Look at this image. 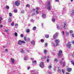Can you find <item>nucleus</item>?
Returning a JSON list of instances; mask_svg holds the SVG:
<instances>
[{"label": "nucleus", "mask_w": 74, "mask_h": 74, "mask_svg": "<svg viewBox=\"0 0 74 74\" xmlns=\"http://www.w3.org/2000/svg\"><path fill=\"white\" fill-rule=\"evenodd\" d=\"M47 9H48L50 11L51 10V3H50V2L49 1H48L47 2Z\"/></svg>", "instance_id": "1"}, {"label": "nucleus", "mask_w": 74, "mask_h": 74, "mask_svg": "<svg viewBox=\"0 0 74 74\" xmlns=\"http://www.w3.org/2000/svg\"><path fill=\"white\" fill-rule=\"evenodd\" d=\"M47 58L46 61H47V62H48L49 61V56H47V57H46V56H44V57H43V58H42V59H46Z\"/></svg>", "instance_id": "2"}, {"label": "nucleus", "mask_w": 74, "mask_h": 74, "mask_svg": "<svg viewBox=\"0 0 74 74\" xmlns=\"http://www.w3.org/2000/svg\"><path fill=\"white\" fill-rule=\"evenodd\" d=\"M31 74H38V72L36 71H35V70L34 69L31 71Z\"/></svg>", "instance_id": "3"}, {"label": "nucleus", "mask_w": 74, "mask_h": 74, "mask_svg": "<svg viewBox=\"0 0 74 74\" xmlns=\"http://www.w3.org/2000/svg\"><path fill=\"white\" fill-rule=\"evenodd\" d=\"M58 34H59V33L56 32V34L53 35V37L54 39H55L58 37Z\"/></svg>", "instance_id": "4"}, {"label": "nucleus", "mask_w": 74, "mask_h": 74, "mask_svg": "<svg viewBox=\"0 0 74 74\" xmlns=\"http://www.w3.org/2000/svg\"><path fill=\"white\" fill-rule=\"evenodd\" d=\"M20 4V2L18 1H17L15 2V5L16 6H19Z\"/></svg>", "instance_id": "5"}, {"label": "nucleus", "mask_w": 74, "mask_h": 74, "mask_svg": "<svg viewBox=\"0 0 74 74\" xmlns=\"http://www.w3.org/2000/svg\"><path fill=\"white\" fill-rule=\"evenodd\" d=\"M62 51L60 50L59 53H58V55L59 57H60L62 56Z\"/></svg>", "instance_id": "6"}, {"label": "nucleus", "mask_w": 74, "mask_h": 74, "mask_svg": "<svg viewBox=\"0 0 74 74\" xmlns=\"http://www.w3.org/2000/svg\"><path fill=\"white\" fill-rule=\"evenodd\" d=\"M40 66L41 68H44V63L42 62H41L40 63Z\"/></svg>", "instance_id": "7"}, {"label": "nucleus", "mask_w": 74, "mask_h": 74, "mask_svg": "<svg viewBox=\"0 0 74 74\" xmlns=\"http://www.w3.org/2000/svg\"><path fill=\"white\" fill-rule=\"evenodd\" d=\"M24 40L25 41H30V39L29 38L24 37Z\"/></svg>", "instance_id": "8"}, {"label": "nucleus", "mask_w": 74, "mask_h": 74, "mask_svg": "<svg viewBox=\"0 0 74 74\" xmlns=\"http://www.w3.org/2000/svg\"><path fill=\"white\" fill-rule=\"evenodd\" d=\"M64 30H66L67 29V25L66 23H64Z\"/></svg>", "instance_id": "9"}, {"label": "nucleus", "mask_w": 74, "mask_h": 74, "mask_svg": "<svg viewBox=\"0 0 74 74\" xmlns=\"http://www.w3.org/2000/svg\"><path fill=\"white\" fill-rule=\"evenodd\" d=\"M56 44H59L60 42V41L58 39H56L55 41Z\"/></svg>", "instance_id": "10"}, {"label": "nucleus", "mask_w": 74, "mask_h": 74, "mask_svg": "<svg viewBox=\"0 0 74 74\" xmlns=\"http://www.w3.org/2000/svg\"><path fill=\"white\" fill-rule=\"evenodd\" d=\"M11 62L12 63H14V62H15V60H14V59L12 58H11Z\"/></svg>", "instance_id": "11"}, {"label": "nucleus", "mask_w": 74, "mask_h": 74, "mask_svg": "<svg viewBox=\"0 0 74 74\" xmlns=\"http://www.w3.org/2000/svg\"><path fill=\"white\" fill-rule=\"evenodd\" d=\"M67 70L68 72H70V71H71L72 70V69H71V68H68Z\"/></svg>", "instance_id": "12"}, {"label": "nucleus", "mask_w": 74, "mask_h": 74, "mask_svg": "<svg viewBox=\"0 0 74 74\" xmlns=\"http://www.w3.org/2000/svg\"><path fill=\"white\" fill-rule=\"evenodd\" d=\"M66 47H71V45L70 44V43H69L68 44L66 45Z\"/></svg>", "instance_id": "13"}, {"label": "nucleus", "mask_w": 74, "mask_h": 74, "mask_svg": "<svg viewBox=\"0 0 74 74\" xmlns=\"http://www.w3.org/2000/svg\"><path fill=\"white\" fill-rule=\"evenodd\" d=\"M18 44L19 45H21V44H22V41H21V40H19L18 41Z\"/></svg>", "instance_id": "14"}, {"label": "nucleus", "mask_w": 74, "mask_h": 74, "mask_svg": "<svg viewBox=\"0 0 74 74\" xmlns=\"http://www.w3.org/2000/svg\"><path fill=\"white\" fill-rule=\"evenodd\" d=\"M37 64V62H36V61L35 60V61H32V64L35 65V64Z\"/></svg>", "instance_id": "15"}, {"label": "nucleus", "mask_w": 74, "mask_h": 74, "mask_svg": "<svg viewBox=\"0 0 74 74\" xmlns=\"http://www.w3.org/2000/svg\"><path fill=\"white\" fill-rule=\"evenodd\" d=\"M58 62V59L57 58H55L54 60V62L55 63H57Z\"/></svg>", "instance_id": "16"}, {"label": "nucleus", "mask_w": 74, "mask_h": 74, "mask_svg": "<svg viewBox=\"0 0 74 74\" xmlns=\"http://www.w3.org/2000/svg\"><path fill=\"white\" fill-rule=\"evenodd\" d=\"M46 15L45 14H43L42 15V18H46V16H45Z\"/></svg>", "instance_id": "17"}, {"label": "nucleus", "mask_w": 74, "mask_h": 74, "mask_svg": "<svg viewBox=\"0 0 74 74\" xmlns=\"http://www.w3.org/2000/svg\"><path fill=\"white\" fill-rule=\"evenodd\" d=\"M5 32H6L7 34H8L9 33V31L8 30H5Z\"/></svg>", "instance_id": "18"}, {"label": "nucleus", "mask_w": 74, "mask_h": 74, "mask_svg": "<svg viewBox=\"0 0 74 74\" xmlns=\"http://www.w3.org/2000/svg\"><path fill=\"white\" fill-rule=\"evenodd\" d=\"M49 35H46L45 36V37H46V38H49Z\"/></svg>", "instance_id": "19"}, {"label": "nucleus", "mask_w": 74, "mask_h": 74, "mask_svg": "<svg viewBox=\"0 0 74 74\" xmlns=\"http://www.w3.org/2000/svg\"><path fill=\"white\" fill-rule=\"evenodd\" d=\"M31 43L32 44H33V45H34V44H35V42L34 41H32Z\"/></svg>", "instance_id": "20"}, {"label": "nucleus", "mask_w": 74, "mask_h": 74, "mask_svg": "<svg viewBox=\"0 0 74 74\" xmlns=\"http://www.w3.org/2000/svg\"><path fill=\"white\" fill-rule=\"evenodd\" d=\"M33 30H36V27L35 26L33 28Z\"/></svg>", "instance_id": "21"}, {"label": "nucleus", "mask_w": 74, "mask_h": 74, "mask_svg": "<svg viewBox=\"0 0 74 74\" xmlns=\"http://www.w3.org/2000/svg\"><path fill=\"white\" fill-rule=\"evenodd\" d=\"M57 29H61V27H59V25H57Z\"/></svg>", "instance_id": "22"}, {"label": "nucleus", "mask_w": 74, "mask_h": 74, "mask_svg": "<svg viewBox=\"0 0 74 74\" xmlns=\"http://www.w3.org/2000/svg\"><path fill=\"white\" fill-rule=\"evenodd\" d=\"M26 32L27 33H29L30 32V30L29 29H27Z\"/></svg>", "instance_id": "23"}, {"label": "nucleus", "mask_w": 74, "mask_h": 74, "mask_svg": "<svg viewBox=\"0 0 74 74\" xmlns=\"http://www.w3.org/2000/svg\"><path fill=\"white\" fill-rule=\"evenodd\" d=\"M14 35L16 37H17L18 36V34L16 32H15L14 33Z\"/></svg>", "instance_id": "24"}, {"label": "nucleus", "mask_w": 74, "mask_h": 74, "mask_svg": "<svg viewBox=\"0 0 74 74\" xmlns=\"http://www.w3.org/2000/svg\"><path fill=\"white\" fill-rule=\"evenodd\" d=\"M70 34H72V33H73V31L71 30H70V32H69Z\"/></svg>", "instance_id": "25"}, {"label": "nucleus", "mask_w": 74, "mask_h": 74, "mask_svg": "<svg viewBox=\"0 0 74 74\" xmlns=\"http://www.w3.org/2000/svg\"><path fill=\"white\" fill-rule=\"evenodd\" d=\"M3 20V18L1 17H0V24H1V21Z\"/></svg>", "instance_id": "26"}, {"label": "nucleus", "mask_w": 74, "mask_h": 74, "mask_svg": "<svg viewBox=\"0 0 74 74\" xmlns=\"http://www.w3.org/2000/svg\"><path fill=\"white\" fill-rule=\"evenodd\" d=\"M22 44H25L26 43V42H25V41L24 40H22L21 41V43Z\"/></svg>", "instance_id": "27"}, {"label": "nucleus", "mask_w": 74, "mask_h": 74, "mask_svg": "<svg viewBox=\"0 0 74 74\" xmlns=\"http://www.w3.org/2000/svg\"><path fill=\"white\" fill-rule=\"evenodd\" d=\"M27 59V57H25L24 58V59L25 60H26Z\"/></svg>", "instance_id": "28"}, {"label": "nucleus", "mask_w": 74, "mask_h": 74, "mask_svg": "<svg viewBox=\"0 0 74 74\" xmlns=\"http://www.w3.org/2000/svg\"><path fill=\"white\" fill-rule=\"evenodd\" d=\"M74 14V10L72 11V13H71V15H73Z\"/></svg>", "instance_id": "29"}, {"label": "nucleus", "mask_w": 74, "mask_h": 74, "mask_svg": "<svg viewBox=\"0 0 74 74\" xmlns=\"http://www.w3.org/2000/svg\"><path fill=\"white\" fill-rule=\"evenodd\" d=\"M49 67V69H51V68H52V66L51 65H49L48 66Z\"/></svg>", "instance_id": "30"}, {"label": "nucleus", "mask_w": 74, "mask_h": 74, "mask_svg": "<svg viewBox=\"0 0 74 74\" xmlns=\"http://www.w3.org/2000/svg\"><path fill=\"white\" fill-rule=\"evenodd\" d=\"M21 53H25V51L23 50H21Z\"/></svg>", "instance_id": "31"}, {"label": "nucleus", "mask_w": 74, "mask_h": 74, "mask_svg": "<svg viewBox=\"0 0 74 74\" xmlns=\"http://www.w3.org/2000/svg\"><path fill=\"white\" fill-rule=\"evenodd\" d=\"M71 63L73 64V65L74 66V61H71Z\"/></svg>", "instance_id": "32"}, {"label": "nucleus", "mask_w": 74, "mask_h": 74, "mask_svg": "<svg viewBox=\"0 0 74 74\" xmlns=\"http://www.w3.org/2000/svg\"><path fill=\"white\" fill-rule=\"evenodd\" d=\"M11 21V18H9L8 20L9 22H10Z\"/></svg>", "instance_id": "33"}, {"label": "nucleus", "mask_w": 74, "mask_h": 74, "mask_svg": "<svg viewBox=\"0 0 74 74\" xmlns=\"http://www.w3.org/2000/svg\"><path fill=\"white\" fill-rule=\"evenodd\" d=\"M14 12H15V13L17 12V10L14 9Z\"/></svg>", "instance_id": "34"}, {"label": "nucleus", "mask_w": 74, "mask_h": 74, "mask_svg": "<svg viewBox=\"0 0 74 74\" xmlns=\"http://www.w3.org/2000/svg\"><path fill=\"white\" fill-rule=\"evenodd\" d=\"M6 9H9V8H10V7H9V6H7L6 7Z\"/></svg>", "instance_id": "35"}, {"label": "nucleus", "mask_w": 74, "mask_h": 74, "mask_svg": "<svg viewBox=\"0 0 74 74\" xmlns=\"http://www.w3.org/2000/svg\"><path fill=\"white\" fill-rule=\"evenodd\" d=\"M61 70L60 69H58V72H59V73H60V72H61Z\"/></svg>", "instance_id": "36"}, {"label": "nucleus", "mask_w": 74, "mask_h": 74, "mask_svg": "<svg viewBox=\"0 0 74 74\" xmlns=\"http://www.w3.org/2000/svg\"><path fill=\"white\" fill-rule=\"evenodd\" d=\"M65 64H66V62H64L63 64V66H65Z\"/></svg>", "instance_id": "37"}, {"label": "nucleus", "mask_w": 74, "mask_h": 74, "mask_svg": "<svg viewBox=\"0 0 74 74\" xmlns=\"http://www.w3.org/2000/svg\"><path fill=\"white\" fill-rule=\"evenodd\" d=\"M18 24L17 23H16L15 25V27H18Z\"/></svg>", "instance_id": "38"}, {"label": "nucleus", "mask_w": 74, "mask_h": 74, "mask_svg": "<svg viewBox=\"0 0 74 74\" xmlns=\"http://www.w3.org/2000/svg\"><path fill=\"white\" fill-rule=\"evenodd\" d=\"M9 16L10 17H11V16H12V13H9Z\"/></svg>", "instance_id": "39"}, {"label": "nucleus", "mask_w": 74, "mask_h": 74, "mask_svg": "<svg viewBox=\"0 0 74 74\" xmlns=\"http://www.w3.org/2000/svg\"><path fill=\"white\" fill-rule=\"evenodd\" d=\"M52 21L53 22H55V18H53L52 19Z\"/></svg>", "instance_id": "40"}, {"label": "nucleus", "mask_w": 74, "mask_h": 74, "mask_svg": "<svg viewBox=\"0 0 74 74\" xmlns=\"http://www.w3.org/2000/svg\"><path fill=\"white\" fill-rule=\"evenodd\" d=\"M62 73H63V74H64V70L63 69H62Z\"/></svg>", "instance_id": "41"}, {"label": "nucleus", "mask_w": 74, "mask_h": 74, "mask_svg": "<svg viewBox=\"0 0 74 74\" xmlns=\"http://www.w3.org/2000/svg\"><path fill=\"white\" fill-rule=\"evenodd\" d=\"M36 13L37 14H39L38 11H37V10H36Z\"/></svg>", "instance_id": "42"}, {"label": "nucleus", "mask_w": 74, "mask_h": 74, "mask_svg": "<svg viewBox=\"0 0 74 74\" xmlns=\"http://www.w3.org/2000/svg\"><path fill=\"white\" fill-rule=\"evenodd\" d=\"M21 37H22V38L23 37V34H21Z\"/></svg>", "instance_id": "43"}, {"label": "nucleus", "mask_w": 74, "mask_h": 74, "mask_svg": "<svg viewBox=\"0 0 74 74\" xmlns=\"http://www.w3.org/2000/svg\"><path fill=\"white\" fill-rule=\"evenodd\" d=\"M44 52L45 53H47V51L46 50H45L44 51Z\"/></svg>", "instance_id": "44"}, {"label": "nucleus", "mask_w": 74, "mask_h": 74, "mask_svg": "<svg viewBox=\"0 0 74 74\" xmlns=\"http://www.w3.org/2000/svg\"><path fill=\"white\" fill-rule=\"evenodd\" d=\"M66 36H68V35H69V32H66Z\"/></svg>", "instance_id": "45"}, {"label": "nucleus", "mask_w": 74, "mask_h": 74, "mask_svg": "<svg viewBox=\"0 0 74 74\" xmlns=\"http://www.w3.org/2000/svg\"><path fill=\"white\" fill-rule=\"evenodd\" d=\"M24 11H24V10H22L21 11V13H22V14H23V13L24 12Z\"/></svg>", "instance_id": "46"}, {"label": "nucleus", "mask_w": 74, "mask_h": 74, "mask_svg": "<svg viewBox=\"0 0 74 74\" xmlns=\"http://www.w3.org/2000/svg\"><path fill=\"white\" fill-rule=\"evenodd\" d=\"M30 22H34V21H33V20H30Z\"/></svg>", "instance_id": "47"}, {"label": "nucleus", "mask_w": 74, "mask_h": 74, "mask_svg": "<svg viewBox=\"0 0 74 74\" xmlns=\"http://www.w3.org/2000/svg\"><path fill=\"white\" fill-rule=\"evenodd\" d=\"M26 6H27V7H30V5L29 4H27L26 5Z\"/></svg>", "instance_id": "48"}, {"label": "nucleus", "mask_w": 74, "mask_h": 74, "mask_svg": "<svg viewBox=\"0 0 74 74\" xmlns=\"http://www.w3.org/2000/svg\"><path fill=\"white\" fill-rule=\"evenodd\" d=\"M41 41L42 42H43L44 40L43 39H42L41 40Z\"/></svg>", "instance_id": "49"}, {"label": "nucleus", "mask_w": 74, "mask_h": 74, "mask_svg": "<svg viewBox=\"0 0 74 74\" xmlns=\"http://www.w3.org/2000/svg\"><path fill=\"white\" fill-rule=\"evenodd\" d=\"M14 25V23H12L11 24V25H12V26H13V25Z\"/></svg>", "instance_id": "50"}, {"label": "nucleus", "mask_w": 74, "mask_h": 74, "mask_svg": "<svg viewBox=\"0 0 74 74\" xmlns=\"http://www.w3.org/2000/svg\"><path fill=\"white\" fill-rule=\"evenodd\" d=\"M72 36L73 37H74V34H72Z\"/></svg>", "instance_id": "51"}, {"label": "nucleus", "mask_w": 74, "mask_h": 74, "mask_svg": "<svg viewBox=\"0 0 74 74\" xmlns=\"http://www.w3.org/2000/svg\"><path fill=\"white\" fill-rule=\"evenodd\" d=\"M62 35H64V31H62Z\"/></svg>", "instance_id": "52"}, {"label": "nucleus", "mask_w": 74, "mask_h": 74, "mask_svg": "<svg viewBox=\"0 0 74 74\" xmlns=\"http://www.w3.org/2000/svg\"><path fill=\"white\" fill-rule=\"evenodd\" d=\"M47 45H48V44H47V43H46L45 44V46H46V47H47Z\"/></svg>", "instance_id": "53"}, {"label": "nucleus", "mask_w": 74, "mask_h": 74, "mask_svg": "<svg viewBox=\"0 0 74 74\" xmlns=\"http://www.w3.org/2000/svg\"><path fill=\"white\" fill-rule=\"evenodd\" d=\"M56 45V46H59V44H58V43H57Z\"/></svg>", "instance_id": "54"}, {"label": "nucleus", "mask_w": 74, "mask_h": 74, "mask_svg": "<svg viewBox=\"0 0 74 74\" xmlns=\"http://www.w3.org/2000/svg\"><path fill=\"white\" fill-rule=\"evenodd\" d=\"M5 51L6 52H8V49H5Z\"/></svg>", "instance_id": "55"}, {"label": "nucleus", "mask_w": 74, "mask_h": 74, "mask_svg": "<svg viewBox=\"0 0 74 74\" xmlns=\"http://www.w3.org/2000/svg\"><path fill=\"white\" fill-rule=\"evenodd\" d=\"M36 11H37V10H38V8H36Z\"/></svg>", "instance_id": "56"}, {"label": "nucleus", "mask_w": 74, "mask_h": 74, "mask_svg": "<svg viewBox=\"0 0 74 74\" xmlns=\"http://www.w3.org/2000/svg\"><path fill=\"white\" fill-rule=\"evenodd\" d=\"M53 46L54 47H56V46L55 45V44H54L53 43Z\"/></svg>", "instance_id": "57"}, {"label": "nucleus", "mask_w": 74, "mask_h": 74, "mask_svg": "<svg viewBox=\"0 0 74 74\" xmlns=\"http://www.w3.org/2000/svg\"><path fill=\"white\" fill-rule=\"evenodd\" d=\"M72 42L73 43V44H74V41L73 40L72 41Z\"/></svg>", "instance_id": "58"}, {"label": "nucleus", "mask_w": 74, "mask_h": 74, "mask_svg": "<svg viewBox=\"0 0 74 74\" xmlns=\"http://www.w3.org/2000/svg\"><path fill=\"white\" fill-rule=\"evenodd\" d=\"M49 74H52V73L51 72H49Z\"/></svg>", "instance_id": "59"}, {"label": "nucleus", "mask_w": 74, "mask_h": 74, "mask_svg": "<svg viewBox=\"0 0 74 74\" xmlns=\"http://www.w3.org/2000/svg\"><path fill=\"white\" fill-rule=\"evenodd\" d=\"M54 71H56V68H54Z\"/></svg>", "instance_id": "60"}, {"label": "nucleus", "mask_w": 74, "mask_h": 74, "mask_svg": "<svg viewBox=\"0 0 74 74\" xmlns=\"http://www.w3.org/2000/svg\"><path fill=\"white\" fill-rule=\"evenodd\" d=\"M30 67H27L28 70H29V69H30Z\"/></svg>", "instance_id": "61"}, {"label": "nucleus", "mask_w": 74, "mask_h": 74, "mask_svg": "<svg viewBox=\"0 0 74 74\" xmlns=\"http://www.w3.org/2000/svg\"><path fill=\"white\" fill-rule=\"evenodd\" d=\"M60 64H62V61H60Z\"/></svg>", "instance_id": "62"}, {"label": "nucleus", "mask_w": 74, "mask_h": 74, "mask_svg": "<svg viewBox=\"0 0 74 74\" xmlns=\"http://www.w3.org/2000/svg\"><path fill=\"white\" fill-rule=\"evenodd\" d=\"M66 74H69V73L68 72H66Z\"/></svg>", "instance_id": "63"}, {"label": "nucleus", "mask_w": 74, "mask_h": 74, "mask_svg": "<svg viewBox=\"0 0 74 74\" xmlns=\"http://www.w3.org/2000/svg\"><path fill=\"white\" fill-rule=\"evenodd\" d=\"M31 60H33V59L32 58H31Z\"/></svg>", "instance_id": "64"}]
</instances>
